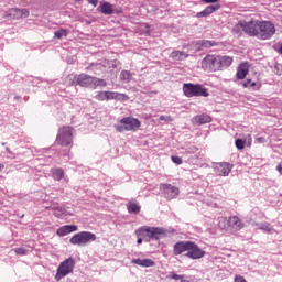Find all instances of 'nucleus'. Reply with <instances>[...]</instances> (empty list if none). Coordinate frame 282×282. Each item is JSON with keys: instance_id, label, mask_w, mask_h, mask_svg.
Masks as SVG:
<instances>
[{"instance_id": "47", "label": "nucleus", "mask_w": 282, "mask_h": 282, "mask_svg": "<svg viewBox=\"0 0 282 282\" xmlns=\"http://www.w3.org/2000/svg\"><path fill=\"white\" fill-rule=\"evenodd\" d=\"M249 147L252 144V135L248 134Z\"/></svg>"}, {"instance_id": "17", "label": "nucleus", "mask_w": 282, "mask_h": 282, "mask_svg": "<svg viewBox=\"0 0 282 282\" xmlns=\"http://www.w3.org/2000/svg\"><path fill=\"white\" fill-rule=\"evenodd\" d=\"M228 226L239 232V230L243 229V221L238 216H231L228 219Z\"/></svg>"}, {"instance_id": "5", "label": "nucleus", "mask_w": 282, "mask_h": 282, "mask_svg": "<svg viewBox=\"0 0 282 282\" xmlns=\"http://www.w3.org/2000/svg\"><path fill=\"white\" fill-rule=\"evenodd\" d=\"M137 232L154 241H160L163 237H166V229L161 227H143Z\"/></svg>"}, {"instance_id": "6", "label": "nucleus", "mask_w": 282, "mask_h": 282, "mask_svg": "<svg viewBox=\"0 0 282 282\" xmlns=\"http://www.w3.org/2000/svg\"><path fill=\"white\" fill-rule=\"evenodd\" d=\"M91 241H96V235L90 231L75 234L69 239V243L73 246H87V243H91Z\"/></svg>"}, {"instance_id": "31", "label": "nucleus", "mask_w": 282, "mask_h": 282, "mask_svg": "<svg viewBox=\"0 0 282 282\" xmlns=\"http://www.w3.org/2000/svg\"><path fill=\"white\" fill-rule=\"evenodd\" d=\"M53 210H54L55 217H63V215H65L66 213L65 208L61 206L53 207Z\"/></svg>"}, {"instance_id": "19", "label": "nucleus", "mask_w": 282, "mask_h": 282, "mask_svg": "<svg viewBox=\"0 0 282 282\" xmlns=\"http://www.w3.org/2000/svg\"><path fill=\"white\" fill-rule=\"evenodd\" d=\"M220 8H221V4L208 6L203 11L197 13V18L202 19L204 17H210V14H213V12H217V10H219Z\"/></svg>"}, {"instance_id": "30", "label": "nucleus", "mask_w": 282, "mask_h": 282, "mask_svg": "<svg viewBox=\"0 0 282 282\" xmlns=\"http://www.w3.org/2000/svg\"><path fill=\"white\" fill-rule=\"evenodd\" d=\"M67 34H69V30L59 29L58 31H55V39H63V36H67Z\"/></svg>"}, {"instance_id": "42", "label": "nucleus", "mask_w": 282, "mask_h": 282, "mask_svg": "<svg viewBox=\"0 0 282 282\" xmlns=\"http://www.w3.org/2000/svg\"><path fill=\"white\" fill-rule=\"evenodd\" d=\"M171 160L174 164H182V158L180 156H172Z\"/></svg>"}, {"instance_id": "2", "label": "nucleus", "mask_w": 282, "mask_h": 282, "mask_svg": "<svg viewBox=\"0 0 282 282\" xmlns=\"http://www.w3.org/2000/svg\"><path fill=\"white\" fill-rule=\"evenodd\" d=\"M183 94L186 98H194L203 96V98H208L210 94L208 89H206L200 84L185 83L183 84Z\"/></svg>"}, {"instance_id": "51", "label": "nucleus", "mask_w": 282, "mask_h": 282, "mask_svg": "<svg viewBox=\"0 0 282 282\" xmlns=\"http://www.w3.org/2000/svg\"><path fill=\"white\" fill-rule=\"evenodd\" d=\"M149 28H150V26H149V24H145V29H148V30H149Z\"/></svg>"}, {"instance_id": "21", "label": "nucleus", "mask_w": 282, "mask_h": 282, "mask_svg": "<svg viewBox=\"0 0 282 282\" xmlns=\"http://www.w3.org/2000/svg\"><path fill=\"white\" fill-rule=\"evenodd\" d=\"M134 265H140L141 268H153L155 265V262L151 259H133L131 261Z\"/></svg>"}, {"instance_id": "52", "label": "nucleus", "mask_w": 282, "mask_h": 282, "mask_svg": "<svg viewBox=\"0 0 282 282\" xmlns=\"http://www.w3.org/2000/svg\"><path fill=\"white\" fill-rule=\"evenodd\" d=\"M75 1H83V0H75Z\"/></svg>"}, {"instance_id": "11", "label": "nucleus", "mask_w": 282, "mask_h": 282, "mask_svg": "<svg viewBox=\"0 0 282 282\" xmlns=\"http://www.w3.org/2000/svg\"><path fill=\"white\" fill-rule=\"evenodd\" d=\"M120 123L126 126L127 131H138L142 127V122L133 117L122 118Z\"/></svg>"}, {"instance_id": "9", "label": "nucleus", "mask_w": 282, "mask_h": 282, "mask_svg": "<svg viewBox=\"0 0 282 282\" xmlns=\"http://www.w3.org/2000/svg\"><path fill=\"white\" fill-rule=\"evenodd\" d=\"M206 256V251L202 250L197 243L189 241V247L185 257L188 259H202Z\"/></svg>"}, {"instance_id": "1", "label": "nucleus", "mask_w": 282, "mask_h": 282, "mask_svg": "<svg viewBox=\"0 0 282 282\" xmlns=\"http://www.w3.org/2000/svg\"><path fill=\"white\" fill-rule=\"evenodd\" d=\"M68 79L72 80L70 85H79V87H107V82L87 74L69 75Z\"/></svg>"}, {"instance_id": "48", "label": "nucleus", "mask_w": 282, "mask_h": 282, "mask_svg": "<svg viewBox=\"0 0 282 282\" xmlns=\"http://www.w3.org/2000/svg\"><path fill=\"white\" fill-rule=\"evenodd\" d=\"M137 243H142V238H138Z\"/></svg>"}, {"instance_id": "35", "label": "nucleus", "mask_w": 282, "mask_h": 282, "mask_svg": "<svg viewBox=\"0 0 282 282\" xmlns=\"http://www.w3.org/2000/svg\"><path fill=\"white\" fill-rule=\"evenodd\" d=\"M199 45L202 47H213V46L217 45V43H215L213 41H208V40H203L199 42Z\"/></svg>"}, {"instance_id": "38", "label": "nucleus", "mask_w": 282, "mask_h": 282, "mask_svg": "<svg viewBox=\"0 0 282 282\" xmlns=\"http://www.w3.org/2000/svg\"><path fill=\"white\" fill-rule=\"evenodd\" d=\"M171 279H174V281H181V282H188L184 280V275H177V274H172Z\"/></svg>"}, {"instance_id": "32", "label": "nucleus", "mask_w": 282, "mask_h": 282, "mask_svg": "<svg viewBox=\"0 0 282 282\" xmlns=\"http://www.w3.org/2000/svg\"><path fill=\"white\" fill-rule=\"evenodd\" d=\"M52 175H54V177H65V172L63 169L56 167L52 170Z\"/></svg>"}, {"instance_id": "45", "label": "nucleus", "mask_w": 282, "mask_h": 282, "mask_svg": "<svg viewBox=\"0 0 282 282\" xmlns=\"http://www.w3.org/2000/svg\"><path fill=\"white\" fill-rule=\"evenodd\" d=\"M87 1H88V3L94 6V8H96V6H98V0H87Z\"/></svg>"}, {"instance_id": "33", "label": "nucleus", "mask_w": 282, "mask_h": 282, "mask_svg": "<svg viewBox=\"0 0 282 282\" xmlns=\"http://www.w3.org/2000/svg\"><path fill=\"white\" fill-rule=\"evenodd\" d=\"M115 100L127 101V100H129V96L127 94L116 93L115 91Z\"/></svg>"}, {"instance_id": "28", "label": "nucleus", "mask_w": 282, "mask_h": 282, "mask_svg": "<svg viewBox=\"0 0 282 282\" xmlns=\"http://www.w3.org/2000/svg\"><path fill=\"white\" fill-rule=\"evenodd\" d=\"M256 226H258L259 230H262L263 232L270 234L274 230L270 223H258Z\"/></svg>"}, {"instance_id": "16", "label": "nucleus", "mask_w": 282, "mask_h": 282, "mask_svg": "<svg viewBox=\"0 0 282 282\" xmlns=\"http://www.w3.org/2000/svg\"><path fill=\"white\" fill-rule=\"evenodd\" d=\"M249 72H250V64H248L247 62L241 63L238 66V69L236 73L238 80H243L248 76Z\"/></svg>"}, {"instance_id": "22", "label": "nucleus", "mask_w": 282, "mask_h": 282, "mask_svg": "<svg viewBox=\"0 0 282 282\" xmlns=\"http://www.w3.org/2000/svg\"><path fill=\"white\" fill-rule=\"evenodd\" d=\"M243 32L246 33V21H239L237 24H235L232 34L239 37L243 34Z\"/></svg>"}, {"instance_id": "15", "label": "nucleus", "mask_w": 282, "mask_h": 282, "mask_svg": "<svg viewBox=\"0 0 282 282\" xmlns=\"http://www.w3.org/2000/svg\"><path fill=\"white\" fill-rule=\"evenodd\" d=\"M191 245V241H178L173 247V254L175 257H178V254H182L184 252H188V247Z\"/></svg>"}, {"instance_id": "3", "label": "nucleus", "mask_w": 282, "mask_h": 282, "mask_svg": "<svg viewBox=\"0 0 282 282\" xmlns=\"http://www.w3.org/2000/svg\"><path fill=\"white\" fill-rule=\"evenodd\" d=\"M56 142L59 147H69L74 144V128L64 126L58 129Z\"/></svg>"}, {"instance_id": "20", "label": "nucleus", "mask_w": 282, "mask_h": 282, "mask_svg": "<svg viewBox=\"0 0 282 282\" xmlns=\"http://www.w3.org/2000/svg\"><path fill=\"white\" fill-rule=\"evenodd\" d=\"M116 91H99L95 98L99 102H105V100H115Z\"/></svg>"}, {"instance_id": "8", "label": "nucleus", "mask_w": 282, "mask_h": 282, "mask_svg": "<svg viewBox=\"0 0 282 282\" xmlns=\"http://www.w3.org/2000/svg\"><path fill=\"white\" fill-rule=\"evenodd\" d=\"M200 66L204 72H219V55H206Z\"/></svg>"}, {"instance_id": "43", "label": "nucleus", "mask_w": 282, "mask_h": 282, "mask_svg": "<svg viewBox=\"0 0 282 282\" xmlns=\"http://www.w3.org/2000/svg\"><path fill=\"white\" fill-rule=\"evenodd\" d=\"M235 282H248V281H246V278H245V276L236 275V276H235Z\"/></svg>"}, {"instance_id": "10", "label": "nucleus", "mask_w": 282, "mask_h": 282, "mask_svg": "<svg viewBox=\"0 0 282 282\" xmlns=\"http://www.w3.org/2000/svg\"><path fill=\"white\" fill-rule=\"evenodd\" d=\"M160 191H163V196L165 197V199H175V197L180 195V188L171 184H161Z\"/></svg>"}, {"instance_id": "41", "label": "nucleus", "mask_w": 282, "mask_h": 282, "mask_svg": "<svg viewBox=\"0 0 282 282\" xmlns=\"http://www.w3.org/2000/svg\"><path fill=\"white\" fill-rule=\"evenodd\" d=\"M15 254H26L28 250L23 248H15L14 249Z\"/></svg>"}, {"instance_id": "26", "label": "nucleus", "mask_w": 282, "mask_h": 282, "mask_svg": "<svg viewBox=\"0 0 282 282\" xmlns=\"http://www.w3.org/2000/svg\"><path fill=\"white\" fill-rule=\"evenodd\" d=\"M218 65H219V69L224 67H230V65H232V57L218 55Z\"/></svg>"}, {"instance_id": "12", "label": "nucleus", "mask_w": 282, "mask_h": 282, "mask_svg": "<svg viewBox=\"0 0 282 282\" xmlns=\"http://www.w3.org/2000/svg\"><path fill=\"white\" fill-rule=\"evenodd\" d=\"M245 34H248V36H256V39H259V21H245Z\"/></svg>"}, {"instance_id": "25", "label": "nucleus", "mask_w": 282, "mask_h": 282, "mask_svg": "<svg viewBox=\"0 0 282 282\" xmlns=\"http://www.w3.org/2000/svg\"><path fill=\"white\" fill-rule=\"evenodd\" d=\"M170 58H172V61H185V58H188V54L184 51H173L170 54Z\"/></svg>"}, {"instance_id": "46", "label": "nucleus", "mask_w": 282, "mask_h": 282, "mask_svg": "<svg viewBox=\"0 0 282 282\" xmlns=\"http://www.w3.org/2000/svg\"><path fill=\"white\" fill-rule=\"evenodd\" d=\"M219 0H204L205 3H217Z\"/></svg>"}, {"instance_id": "53", "label": "nucleus", "mask_w": 282, "mask_h": 282, "mask_svg": "<svg viewBox=\"0 0 282 282\" xmlns=\"http://www.w3.org/2000/svg\"><path fill=\"white\" fill-rule=\"evenodd\" d=\"M172 232H175V230L173 229Z\"/></svg>"}, {"instance_id": "7", "label": "nucleus", "mask_w": 282, "mask_h": 282, "mask_svg": "<svg viewBox=\"0 0 282 282\" xmlns=\"http://www.w3.org/2000/svg\"><path fill=\"white\" fill-rule=\"evenodd\" d=\"M76 265V261L74 258H68L64 262H62L57 269V273L55 275L56 281H61L67 274H72L74 272V267Z\"/></svg>"}, {"instance_id": "23", "label": "nucleus", "mask_w": 282, "mask_h": 282, "mask_svg": "<svg viewBox=\"0 0 282 282\" xmlns=\"http://www.w3.org/2000/svg\"><path fill=\"white\" fill-rule=\"evenodd\" d=\"M127 209H128V213H130V215H138V213H140L142 207L140 206V204L133 200H130L127 203Z\"/></svg>"}, {"instance_id": "29", "label": "nucleus", "mask_w": 282, "mask_h": 282, "mask_svg": "<svg viewBox=\"0 0 282 282\" xmlns=\"http://www.w3.org/2000/svg\"><path fill=\"white\" fill-rule=\"evenodd\" d=\"M133 78V75L131 74L130 70H122L120 73V80L123 83H131V79Z\"/></svg>"}, {"instance_id": "39", "label": "nucleus", "mask_w": 282, "mask_h": 282, "mask_svg": "<svg viewBox=\"0 0 282 282\" xmlns=\"http://www.w3.org/2000/svg\"><path fill=\"white\" fill-rule=\"evenodd\" d=\"M159 120L165 121V122H173V117H171V116H161L159 118Z\"/></svg>"}, {"instance_id": "40", "label": "nucleus", "mask_w": 282, "mask_h": 282, "mask_svg": "<svg viewBox=\"0 0 282 282\" xmlns=\"http://www.w3.org/2000/svg\"><path fill=\"white\" fill-rule=\"evenodd\" d=\"M116 131H118V133H124V131H127V126H116Z\"/></svg>"}, {"instance_id": "4", "label": "nucleus", "mask_w": 282, "mask_h": 282, "mask_svg": "<svg viewBox=\"0 0 282 282\" xmlns=\"http://www.w3.org/2000/svg\"><path fill=\"white\" fill-rule=\"evenodd\" d=\"M273 34H276V28L274 23L270 21H259L258 39L260 41H268L272 39Z\"/></svg>"}, {"instance_id": "24", "label": "nucleus", "mask_w": 282, "mask_h": 282, "mask_svg": "<svg viewBox=\"0 0 282 282\" xmlns=\"http://www.w3.org/2000/svg\"><path fill=\"white\" fill-rule=\"evenodd\" d=\"M194 121L196 124H208L209 122H213V118L206 113H203L194 117Z\"/></svg>"}, {"instance_id": "13", "label": "nucleus", "mask_w": 282, "mask_h": 282, "mask_svg": "<svg viewBox=\"0 0 282 282\" xmlns=\"http://www.w3.org/2000/svg\"><path fill=\"white\" fill-rule=\"evenodd\" d=\"M6 17L9 19H28L30 11L28 9L12 8Z\"/></svg>"}, {"instance_id": "37", "label": "nucleus", "mask_w": 282, "mask_h": 282, "mask_svg": "<svg viewBox=\"0 0 282 282\" xmlns=\"http://www.w3.org/2000/svg\"><path fill=\"white\" fill-rule=\"evenodd\" d=\"M242 87H245V89L248 87H257V83L252 82V79H247L242 83Z\"/></svg>"}, {"instance_id": "49", "label": "nucleus", "mask_w": 282, "mask_h": 282, "mask_svg": "<svg viewBox=\"0 0 282 282\" xmlns=\"http://www.w3.org/2000/svg\"><path fill=\"white\" fill-rule=\"evenodd\" d=\"M3 167H4L3 164L0 163V173L1 171H3Z\"/></svg>"}, {"instance_id": "36", "label": "nucleus", "mask_w": 282, "mask_h": 282, "mask_svg": "<svg viewBox=\"0 0 282 282\" xmlns=\"http://www.w3.org/2000/svg\"><path fill=\"white\" fill-rule=\"evenodd\" d=\"M236 148L239 151H243V149H246V141H243V139H237L236 140Z\"/></svg>"}, {"instance_id": "44", "label": "nucleus", "mask_w": 282, "mask_h": 282, "mask_svg": "<svg viewBox=\"0 0 282 282\" xmlns=\"http://www.w3.org/2000/svg\"><path fill=\"white\" fill-rule=\"evenodd\" d=\"M256 141L259 143V144H263L265 142V138L263 137H259L256 139Z\"/></svg>"}, {"instance_id": "50", "label": "nucleus", "mask_w": 282, "mask_h": 282, "mask_svg": "<svg viewBox=\"0 0 282 282\" xmlns=\"http://www.w3.org/2000/svg\"><path fill=\"white\" fill-rule=\"evenodd\" d=\"M145 34H148V36H151V31H147Z\"/></svg>"}, {"instance_id": "27", "label": "nucleus", "mask_w": 282, "mask_h": 282, "mask_svg": "<svg viewBox=\"0 0 282 282\" xmlns=\"http://www.w3.org/2000/svg\"><path fill=\"white\" fill-rule=\"evenodd\" d=\"M99 8L101 14H113V6L109 2H104Z\"/></svg>"}, {"instance_id": "34", "label": "nucleus", "mask_w": 282, "mask_h": 282, "mask_svg": "<svg viewBox=\"0 0 282 282\" xmlns=\"http://www.w3.org/2000/svg\"><path fill=\"white\" fill-rule=\"evenodd\" d=\"M218 228H220V230H226V228H228V220L224 217L219 218Z\"/></svg>"}, {"instance_id": "14", "label": "nucleus", "mask_w": 282, "mask_h": 282, "mask_svg": "<svg viewBox=\"0 0 282 282\" xmlns=\"http://www.w3.org/2000/svg\"><path fill=\"white\" fill-rule=\"evenodd\" d=\"M230 171H232V164L230 163L223 162L216 165V173L221 177H228L230 175Z\"/></svg>"}, {"instance_id": "18", "label": "nucleus", "mask_w": 282, "mask_h": 282, "mask_svg": "<svg viewBox=\"0 0 282 282\" xmlns=\"http://www.w3.org/2000/svg\"><path fill=\"white\" fill-rule=\"evenodd\" d=\"M78 230V226L76 225H65L57 229L56 234L58 237H66V235H69L72 232H76Z\"/></svg>"}]
</instances>
